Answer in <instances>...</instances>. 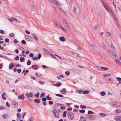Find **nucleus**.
<instances>
[{
	"instance_id": "72a5a7b5",
	"label": "nucleus",
	"mask_w": 121,
	"mask_h": 121,
	"mask_svg": "<svg viewBox=\"0 0 121 121\" xmlns=\"http://www.w3.org/2000/svg\"><path fill=\"white\" fill-rule=\"evenodd\" d=\"M25 60V59L24 57H21L20 58V61L21 62H24Z\"/></svg>"
},
{
	"instance_id": "8fccbe9b",
	"label": "nucleus",
	"mask_w": 121,
	"mask_h": 121,
	"mask_svg": "<svg viewBox=\"0 0 121 121\" xmlns=\"http://www.w3.org/2000/svg\"><path fill=\"white\" fill-rule=\"evenodd\" d=\"M31 63V62L30 60H28V62L27 63V65H29Z\"/></svg>"
},
{
	"instance_id": "bb28decb",
	"label": "nucleus",
	"mask_w": 121,
	"mask_h": 121,
	"mask_svg": "<svg viewBox=\"0 0 121 121\" xmlns=\"http://www.w3.org/2000/svg\"><path fill=\"white\" fill-rule=\"evenodd\" d=\"M91 116L92 115H86V117L88 119L91 120L92 119Z\"/></svg>"
},
{
	"instance_id": "aec40b11",
	"label": "nucleus",
	"mask_w": 121,
	"mask_h": 121,
	"mask_svg": "<svg viewBox=\"0 0 121 121\" xmlns=\"http://www.w3.org/2000/svg\"><path fill=\"white\" fill-rule=\"evenodd\" d=\"M31 68L33 69H36L38 68V66L37 65H33L31 66Z\"/></svg>"
},
{
	"instance_id": "0e129e2a",
	"label": "nucleus",
	"mask_w": 121,
	"mask_h": 121,
	"mask_svg": "<svg viewBox=\"0 0 121 121\" xmlns=\"http://www.w3.org/2000/svg\"><path fill=\"white\" fill-rule=\"evenodd\" d=\"M32 59L33 60H37L38 59L37 57H33Z\"/></svg>"
},
{
	"instance_id": "79ce46f5",
	"label": "nucleus",
	"mask_w": 121,
	"mask_h": 121,
	"mask_svg": "<svg viewBox=\"0 0 121 121\" xmlns=\"http://www.w3.org/2000/svg\"><path fill=\"white\" fill-rule=\"evenodd\" d=\"M88 114H94V112H93L91 110H89L88 111Z\"/></svg>"
},
{
	"instance_id": "412c9836",
	"label": "nucleus",
	"mask_w": 121,
	"mask_h": 121,
	"mask_svg": "<svg viewBox=\"0 0 121 121\" xmlns=\"http://www.w3.org/2000/svg\"><path fill=\"white\" fill-rule=\"evenodd\" d=\"M99 27V25L98 24H96L95 25L94 27V29L95 30H97Z\"/></svg>"
},
{
	"instance_id": "37998d69",
	"label": "nucleus",
	"mask_w": 121,
	"mask_h": 121,
	"mask_svg": "<svg viewBox=\"0 0 121 121\" xmlns=\"http://www.w3.org/2000/svg\"><path fill=\"white\" fill-rule=\"evenodd\" d=\"M67 113V111H65L63 114V117H65L66 116V114Z\"/></svg>"
},
{
	"instance_id": "a18cd8bd",
	"label": "nucleus",
	"mask_w": 121,
	"mask_h": 121,
	"mask_svg": "<svg viewBox=\"0 0 121 121\" xmlns=\"http://www.w3.org/2000/svg\"><path fill=\"white\" fill-rule=\"evenodd\" d=\"M82 91V90H77L76 91V92L78 93L79 94H81Z\"/></svg>"
},
{
	"instance_id": "0eeeda50",
	"label": "nucleus",
	"mask_w": 121,
	"mask_h": 121,
	"mask_svg": "<svg viewBox=\"0 0 121 121\" xmlns=\"http://www.w3.org/2000/svg\"><path fill=\"white\" fill-rule=\"evenodd\" d=\"M43 49L44 52L45 54L49 55H50V54H51V53L46 49L44 48H43Z\"/></svg>"
},
{
	"instance_id": "e433bc0d",
	"label": "nucleus",
	"mask_w": 121,
	"mask_h": 121,
	"mask_svg": "<svg viewBox=\"0 0 121 121\" xmlns=\"http://www.w3.org/2000/svg\"><path fill=\"white\" fill-rule=\"evenodd\" d=\"M61 84V83L60 82H58L55 84V86H58Z\"/></svg>"
},
{
	"instance_id": "13d9d810",
	"label": "nucleus",
	"mask_w": 121,
	"mask_h": 121,
	"mask_svg": "<svg viewBox=\"0 0 121 121\" xmlns=\"http://www.w3.org/2000/svg\"><path fill=\"white\" fill-rule=\"evenodd\" d=\"M41 57V54H38V57L37 58L39 59Z\"/></svg>"
},
{
	"instance_id": "473e14b6",
	"label": "nucleus",
	"mask_w": 121,
	"mask_h": 121,
	"mask_svg": "<svg viewBox=\"0 0 121 121\" xmlns=\"http://www.w3.org/2000/svg\"><path fill=\"white\" fill-rule=\"evenodd\" d=\"M111 75V74L110 73L107 74H103V76L104 77H108L110 76Z\"/></svg>"
},
{
	"instance_id": "39448f33",
	"label": "nucleus",
	"mask_w": 121,
	"mask_h": 121,
	"mask_svg": "<svg viewBox=\"0 0 121 121\" xmlns=\"http://www.w3.org/2000/svg\"><path fill=\"white\" fill-rule=\"evenodd\" d=\"M62 22L66 28L68 29L69 28V26L67 23H66V22L64 21H63Z\"/></svg>"
},
{
	"instance_id": "7c9ffc66",
	"label": "nucleus",
	"mask_w": 121,
	"mask_h": 121,
	"mask_svg": "<svg viewBox=\"0 0 121 121\" xmlns=\"http://www.w3.org/2000/svg\"><path fill=\"white\" fill-rule=\"evenodd\" d=\"M76 47L77 49H79L80 50H82V48L78 45H76Z\"/></svg>"
},
{
	"instance_id": "864d4df0",
	"label": "nucleus",
	"mask_w": 121,
	"mask_h": 121,
	"mask_svg": "<svg viewBox=\"0 0 121 121\" xmlns=\"http://www.w3.org/2000/svg\"><path fill=\"white\" fill-rule=\"evenodd\" d=\"M14 36V35L13 34V33H10L9 35V36L10 37H13Z\"/></svg>"
},
{
	"instance_id": "9b49d317",
	"label": "nucleus",
	"mask_w": 121,
	"mask_h": 121,
	"mask_svg": "<svg viewBox=\"0 0 121 121\" xmlns=\"http://www.w3.org/2000/svg\"><path fill=\"white\" fill-rule=\"evenodd\" d=\"M101 45L105 49L107 50L108 49L107 47L105 45L104 43L103 42H102L101 43Z\"/></svg>"
},
{
	"instance_id": "338daca9",
	"label": "nucleus",
	"mask_w": 121,
	"mask_h": 121,
	"mask_svg": "<svg viewBox=\"0 0 121 121\" xmlns=\"http://www.w3.org/2000/svg\"><path fill=\"white\" fill-rule=\"evenodd\" d=\"M6 104L7 106L8 107H9L10 106V104L7 102L6 103Z\"/></svg>"
},
{
	"instance_id": "09e8293b",
	"label": "nucleus",
	"mask_w": 121,
	"mask_h": 121,
	"mask_svg": "<svg viewBox=\"0 0 121 121\" xmlns=\"http://www.w3.org/2000/svg\"><path fill=\"white\" fill-rule=\"evenodd\" d=\"M39 95V93L38 92L35 95V96L36 97V98H38Z\"/></svg>"
},
{
	"instance_id": "423d86ee",
	"label": "nucleus",
	"mask_w": 121,
	"mask_h": 121,
	"mask_svg": "<svg viewBox=\"0 0 121 121\" xmlns=\"http://www.w3.org/2000/svg\"><path fill=\"white\" fill-rule=\"evenodd\" d=\"M115 121H121V117L120 116L115 117L114 118Z\"/></svg>"
},
{
	"instance_id": "ddd939ff",
	"label": "nucleus",
	"mask_w": 121,
	"mask_h": 121,
	"mask_svg": "<svg viewBox=\"0 0 121 121\" xmlns=\"http://www.w3.org/2000/svg\"><path fill=\"white\" fill-rule=\"evenodd\" d=\"M112 13V16L113 17V18L115 20V22L117 24V25H118V22L117 21V19L116 18V17H115L114 14L113 13Z\"/></svg>"
},
{
	"instance_id": "a211bd4d",
	"label": "nucleus",
	"mask_w": 121,
	"mask_h": 121,
	"mask_svg": "<svg viewBox=\"0 0 121 121\" xmlns=\"http://www.w3.org/2000/svg\"><path fill=\"white\" fill-rule=\"evenodd\" d=\"M59 10L60 11L62 14H64L65 15V13L64 12L62 8H59Z\"/></svg>"
},
{
	"instance_id": "69168bd1",
	"label": "nucleus",
	"mask_w": 121,
	"mask_h": 121,
	"mask_svg": "<svg viewBox=\"0 0 121 121\" xmlns=\"http://www.w3.org/2000/svg\"><path fill=\"white\" fill-rule=\"evenodd\" d=\"M112 50L114 51H115V50H116V48L114 46H113V47L112 48Z\"/></svg>"
},
{
	"instance_id": "20e7f679",
	"label": "nucleus",
	"mask_w": 121,
	"mask_h": 121,
	"mask_svg": "<svg viewBox=\"0 0 121 121\" xmlns=\"http://www.w3.org/2000/svg\"><path fill=\"white\" fill-rule=\"evenodd\" d=\"M54 109H53V114L54 116L56 118H58L59 117V114L57 112H54V111H55V109H54Z\"/></svg>"
},
{
	"instance_id": "c03bdc74",
	"label": "nucleus",
	"mask_w": 121,
	"mask_h": 121,
	"mask_svg": "<svg viewBox=\"0 0 121 121\" xmlns=\"http://www.w3.org/2000/svg\"><path fill=\"white\" fill-rule=\"evenodd\" d=\"M25 38L26 39L28 40L29 39V37L27 35H25Z\"/></svg>"
},
{
	"instance_id": "6e6552de",
	"label": "nucleus",
	"mask_w": 121,
	"mask_h": 121,
	"mask_svg": "<svg viewBox=\"0 0 121 121\" xmlns=\"http://www.w3.org/2000/svg\"><path fill=\"white\" fill-rule=\"evenodd\" d=\"M26 95L28 98H30L33 96L32 92H30L29 94L26 93Z\"/></svg>"
},
{
	"instance_id": "2eb2a0df",
	"label": "nucleus",
	"mask_w": 121,
	"mask_h": 121,
	"mask_svg": "<svg viewBox=\"0 0 121 121\" xmlns=\"http://www.w3.org/2000/svg\"><path fill=\"white\" fill-rule=\"evenodd\" d=\"M12 105L14 107H17L18 105L17 103L16 102H13L12 103Z\"/></svg>"
},
{
	"instance_id": "6e6d98bb",
	"label": "nucleus",
	"mask_w": 121,
	"mask_h": 121,
	"mask_svg": "<svg viewBox=\"0 0 121 121\" xmlns=\"http://www.w3.org/2000/svg\"><path fill=\"white\" fill-rule=\"evenodd\" d=\"M28 72H29V71L28 70H26L25 72L24 73V76H25L26 75V73H27Z\"/></svg>"
},
{
	"instance_id": "9d476101",
	"label": "nucleus",
	"mask_w": 121,
	"mask_h": 121,
	"mask_svg": "<svg viewBox=\"0 0 121 121\" xmlns=\"http://www.w3.org/2000/svg\"><path fill=\"white\" fill-rule=\"evenodd\" d=\"M100 0L102 4L103 5L104 8H108L103 0Z\"/></svg>"
},
{
	"instance_id": "f257e3e1",
	"label": "nucleus",
	"mask_w": 121,
	"mask_h": 121,
	"mask_svg": "<svg viewBox=\"0 0 121 121\" xmlns=\"http://www.w3.org/2000/svg\"><path fill=\"white\" fill-rule=\"evenodd\" d=\"M67 116L68 118L71 120H72L74 119V114L72 112H69L67 114Z\"/></svg>"
},
{
	"instance_id": "3c124183",
	"label": "nucleus",
	"mask_w": 121,
	"mask_h": 121,
	"mask_svg": "<svg viewBox=\"0 0 121 121\" xmlns=\"http://www.w3.org/2000/svg\"><path fill=\"white\" fill-rule=\"evenodd\" d=\"M80 106L81 108H86V106L84 105H80Z\"/></svg>"
},
{
	"instance_id": "4468645a",
	"label": "nucleus",
	"mask_w": 121,
	"mask_h": 121,
	"mask_svg": "<svg viewBox=\"0 0 121 121\" xmlns=\"http://www.w3.org/2000/svg\"><path fill=\"white\" fill-rule=\"evenodd\" d=\"M86 119L84 117H81L80 119V121H86Z\"/></svg>"
},
{
	"instance_id": "4d7b16f0",
	"label": "nucleus",
	"mask_w": 121,
	"mask_h": 121,
	"mask_svg": "<svg viewBox=\"0 0 121 121\" xmlns=\"http://www.w3.org/2000/svg\"><path fill=\"white\" fill-rule=\"evenodd\" d=\"M21 43L23 44H25L26 43V42L24 40H22L21 41Z\"/></svg>"
},
{
	"instance_id": "f03ea898",
	"label": "nucleus",
	"mask_w": 121,
	"mask_h": 121,
	"mask_svg": "<svg viewBox=\"0 0 121 121\" xmlns=\"http://www.w3.org/2000/svg\"><path fill=\"white\" fill-rule=\"evenodd\" d=\"M115 60L116 63L118 65L121 66V57H120L119 58H115Z\"/></svg>"
},
{
	"instance_id": "c9c22d12",
	"label": "nucleus",
	"mask_w": 121,
	"mask_h": 121,
	"mask_svg": "<svg viewBox=\"0 0 121 121\" xmlns=\"http://www.w3.org/2000/svg\"><path fill=\"white\" fill-rule=\"evenodd\" d=\"M61 77L63 78L64 76L63 75H60L59 76H57V78L58 79H60V78Z\"/></svg>"
},
{
	"instance_id": "49530a36",
	"label": "nucleus",
	"mask_w": 121,
	"mask_h": 121,
	"mask_svg": "<svg viewBox=\"0 0 121 121\" xmlns=\"http://www.w3.org/2000/svg\"><path fill=\"white\" fill-rule=\"evenodd\" d=\"M55 95L56 96H58L59 97H63V95H60V94H56Z\"/></svg>"
},
{
	"instance_id": "680f3d73",
	"label": "nucleus",
	"mask_w": 121,
	"mask_h": 121,
	"mask_svg": "<svg viewBox=\"0 0 121 121\" xmlns=\"http://www.w3.org/2000/svg\"><path fill=\"white\" fill-rule=\"evenodd\" d=\"M0 33L2 34H4V32L2 30H0Z\"/></svg>"
},
{
	"instance_id": "6ab92c4d",
	"label": "nucleus",
	"mask_w": 121,
	"mask_h": 121,
	"mask_svg": "<svg viewBox=\"0 0 121 121\" xmlns=\"http://www.w3.org/2000/svg\"><path fill=\"white\" fill-rule=\"evenodd\" d=\"M106 10L108 12H110L112 14V13H113L112 12V11L111 10V8H105Z\"/></svg>"
},
{
	"instance_id": "774afa93",
	"label": "nucleus",
	"mask_w": 121,
	"mask_h": 121,
	"mask_svg": "<svg viewBox=\"0 0 121 121\" xmlns=\"http://www.w3.org/2000/svg\"><path fill=\"white\" fill-rule=\"evenodd\" d=\"M60 108L62 109H65V106L60 107Z\"/></svg>"
},
{
	"instance_id": "de8ad7c7",
	"label": "nucleus",
	"mask_w": 121,
	"mask_h": 121,
	"mask_svg": "<svg viewBox=\"0 0 121 121\" xmlns=\"http://www.w3.org/2000/svg\"><path fill=\"white\" fill-rule=\"evenodd\" d=\"M65 73L66 75L68 76L70 74V72L69 71H66L65 72Z\"/></svg>"
},
{
	"instance_id": "ea45409f",
	"label": "nucleus",
	"mask_w": 121,
	"mask_h": 121,
	"mask_svg": "<svg viewBox=\"0 0 121 121\" xmlns=\"http://www.w3.org/2000/svg\"><path fill=\"white\" fill-rule=\"evenodd\" d=\"M101 68L104 70H106L108 69V68L105 67H101Z\"/></svg>"
},
{
	"instance_id": "5701e85b",
	"label": "nucleus",
	"mask_w": 121,
	"mask_h": 121,
	"mask_svg": "<svg viewBox=\"0 0 121 121\" xmlns=\"http://www.w3.org/2000/svg\"><path fill=\"white\" fill-rule=\"evenodd\" d=\"M89 92V91L88 90H85L82 91V93L83 94H87Z\"/></svg>"
},
{
	"instance_id": "58836bf2",
	"label": "nucleus",
	"mask_w": 121,
	"mask_h": 121,
	"mask_svg": "<svg viewBox=\"0 0 121 121\" xmlns=\"http://www.w3.org/2000/svg\"><path fill=\"white\" fill-rule=\"evenodd\" d=\"M49 95H48L46 97V99L48 100H52V99L51 97H49Z\"/></svg>"
},
{
	"instance_id": "5fc2aeb1",
	"label": "nucleus",
	"mask_w": 121,
	"mask_h": 121,
	"mask_svg": "<svg viewBox=\"0 0 121 121\" xmlns=\"http://www.w3.org/2000/svg\"><path fill=\"white\" fill-rule=\"evenodd\" d=\"M79 111L80 112L83 113L85 112V110L84 109H82L79 110Z\"/></svg>"
},
{
	"instance_id": "603ef678",
	"label": "nucleus",
	"mask_w": 121,
	"mask_h": 121,
	"mask_svg": "<svg viewBox=\"0 0 121 121\" xmlns=\"http://www.w3.org/2000/svg\"><path fill=\"white\" fill-rule=\"evenodd\" d=\"M19 59V57L18 56H17L14 58V60H18Z\"/></svg>"
},
{
	"instance_id": "a878e982",
	"label": "nucleus",
	"mask_w": 121,
	"mask_h": 121,
	"mask_svg": "<svg viewBox=\"0 0 121 121\" xmlns=\"http://www.w3.org/2000/svg\"><path fill=\"white\" fill-rule=\"evenodd\" d=\"M100 95L102 96H104L106 94L105 92L104 91H103L100 92Z\"/></svg>"
},
{
	"instance_id": "a19ab883",
	"label": "nucleus",
	"mask_w": 121,
	"mask_h": 121,
	"mask_svg": "<svg viewBox=\"0 0 121 121\" xmlns=\"http://www.w3.org/2000/svg\"><path fill=\"white\" fill-rule=\"evenodd\" d=\"M0 57L4 59H7V57L6 56H3L2 55L0 54Z\"/></svg>"
},
{
	"instance_id": "e2e57ef3",
	"label": "nucleus",
	"mask_w": 121,
	"mask_h": 121,
	"mask_svg": "<svg viewBox=\"0 0 121 121\" xmlns=\"http://www.w3.org/2000/svg\"><path fill=\"white\" fill-rule=\"evenodd\" d=\"M110 53V54L112 53V51L110 49H108L107 50Z\"/></svg>"
},
{
	"instance_id": "f704fd0d",
	"label": "nucleus",
	"mask_w": 121,
	"mask_h": 121,
	"mask_svg": "<svg viewBox=\"0 0 121 121\" xmlns=\"http://www.w3.org/2000/svg\"><path fill=\"white\" fill-rule=\"evenodd\" d=\"M33 36L34 38L36 40L38 41V39L36 36L34 34L32 33L31 34Z\"/></svg>"
},
{
	"instance_id": "7ed1b4c3",
	"label": "nucleus",
	"mask_w": 121,
	"mask_h": 121,
	"mask_svg": "<svg viewBox=\"0 0 121 121\" xmlns=\"http://www.w3.org/2000/svg\"><path fill=\"white\" fill-rule=\"evenodd\" d=\"M49 2L53 3L57 5H59L60 4L58 2H57L56 0H48Z\"/></svg>"
},
{
	"instance_id": "f8f14e48",
	"label": "nucleus",
	"mask_w": 121,
	"mask_h": 121,
	"mask_svg": "<svg viewBox=\"0 0 121 121\" xmlns=\"http://www.w3.org/2000/svg\"><path fill=\"white\" fill-rule=\"evenodd\" d=\"M111 54L112 55L114 59L116 58H117V56L116 54L113 51Z\"/></svg>"
},
{
	"instance_id": "f3484780",
	"label": "nucleus",
	"mask_w": 121,
	"mask_h": 121,
	"mask_svg": "<svg viewBox=\"0 0 121 121\" xmlns=\"http://www.w3.org/2000/svg\"><path fill=\"white\" fill-rule=\"evenodd\" d=\"M59 39L60 41H62L63 42L65 41V39L63 37H61L59 38Z\"/></svg>"
},
{
	"instance_id": "bf43d9fd",
	"label": "nucleus",
	"mask_w": 121,
	"mask_h": 121,
	"mask_svg": "<svg viewBox=\"0 0 121 121\" xmlns=\"http://www.w3.org/2000/svg\"><path fill=\"white\" fill-rule=\"evenodd\" d=\"M21 79V78H17V80L15 81V83H16L18 81L20 80Z\"/></svg>"
},
{
	"instance_id": "b1692460",
	"label": "nucleus",
	"mask_w": 121,
	"mask_h": 121,
	"mask_svg": "<svg viewBox=\"0 0 121 121\" xmlns=\"http://www.w3.org/2000/svg\"><path fill=\"white\" fill-rule=\"evenodd\" d=\"M8 116V115L6 114H4L2 115L3 117L4 118H6Z\"/></svg>"
},
{
	"instance_id": "4c0bfd02",
	"label": "nucleus",
	"mask_w": 121,
	"mask_h": 121,
	"mask_svg": "<svg viewBox=\"0 0 121 121\" xmlns=\"http://www.w3.org/2000/svg\"><path fill=\"white\" fill-rule=\"evenodd\" d=\"M73 11L74 13L76 14L77 13V10L76 8H73Z\"/></svg>"
},
{
	"instance_id": "052dcab7",
	"label": "nucleus",
	"mask_w": 121,
	"mask_h": 121,
	"mask_svg": "<svg viewBox=\"0 0 121 121\" xmlns=\"http://www.w3.org/2000/svg\"><path fill=\"white\" fill-rule=\"evenodd\" d=\"M17 71L18 73H20L21 72V69H17Z\"/></svg>"
},
{
	"instance_id": "4be33fe9",
	"label": "nucleus",
	"mask_w": 121,
	"mask_h": 121,
	"mask_svg": "<svg viewBox=\"0 0 121 121\" xmlns=\"http://www.w3.org/2000/svg\"><path fill=\"white\" fill-rule=\"evenodd\" d=\"M116 112L117 114H119L121 113V110L118 109L116 110Z\"/></svg>"
},
{
	"instance_id": "cd10ccee",
	"label": "nucleus",
	"mask_w": 121,
	"mask_h": 121,
	"mask_svg": "<svg viewBox=\"0 0 121 121\" xmlns=\"http://www.w3.org/2000/svg\"><path fill=\"white\" fill-rule=\"evenodd\" d=\"M34 101L37 104L39 103L40 102V100L39 99H35L34 100Z\"/></svg>"
},
{
	"instance_id": "393cba45",
	"label": "nucleus",
	"mask_w": 121,
	"mask_h": 121,
	"mask_svg": "<svg viewBox=\"0 0 121 121\" xmlns=\"http://www.w3.org/2000/svg\"><path fill=\"white\" fill-rule=\"evenodd\" d=\"M99 115L101 117H105L106 116V115L105 114L102 113H99Z\"/></svg>"
},
{
	"instance_id": "c85d7f7f",
	"label": "nucleus",
	"mask_w": 121,
	"mask_h": 121,
	"mask_svg": "<svg viewBox=\"0 0 121 121\" xmlns=\"http://www.w3.org/2000/svg\"><path fill=\"white\" fill-rule=\"evenodd\" d=\"M112 107H116V103H110Z\"/></svg>"
},
{
	"instance_id": "dca6fc26",
	"label": "nucleus",
	"mask_w": 121,
	"mask_h": 121,
	"mask_svg": "<svg viewBox=\"0 0 121 121\" xmlns=\"http://www.w3.org/2000/svg\"><path fill=\"white\" fill-rule=\"evenodd\" d=\"M106 35L107 37H111L112 34L110 32L107 31L106 32Z\"/></svg>"
},
{
	"instance_id": "2f4dec72",
	"label": "nucleus",
	"mask_w": 121,
	"mask_h": 121,
	"mask_svg": "<svg viewBox=\"0 0 121 121\" xmlns=\"http://www.w3.org/2000/svg\"><path fill=\"white\" fill-rule=\"evenodd\" d=\"M116 108L119 107L121 106L119 104V103L118 102L116 103Z\"/></svg>"
},
{
	"instance_id": "c756f323",
	"label": "nucleus",
	"mask_w": 121,
	"mask_h": 121,
	"mask_svg": "<svg viewBox=\"0 0 121 121\" xmlns=\"http://www.w3.org/2000/svg\"><path fill=\"white\" fill-rule=\"evenodd\" d=\"M13 64L12 63H11L9 65V68L12 69L13 68Z\"/></svg>"
},
{
	"instance_id": "1a4fd4ad",
	"label": "nucleus",
	"mask_w": 121,
	"mask_h": 121,
	"mask_svg": "<svg viewBox=\"0 0 121 121\" xmlns=\"http://www.w3.org/2000/svg\"><path fill=\"white\" fill-rule=\"evenodd\" d=\"M18 98L20 99L23 100L24 99V94L22 93L21 95L18 96Z\"/></svg>"
}]
</instances>
